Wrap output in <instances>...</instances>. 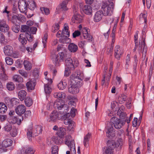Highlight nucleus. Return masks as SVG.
Masks as SVG:
<instances>
[{"label": "nucleus", "instance_id": "obj_1", "mask_svg": "<svg viewBox=\"0 0 154 154\" xmlns=\"http://www.w3.org/2000/svg\"><path fill=\"white\" fill-rule=\"evenodd\" d=\"M125 120H121L116 117L112 118L110 122L107 124L106 128V136L109 138H112L115 136V132L113 128V126L116 129L121 128L125 124Z\"/></svg>", "mask_w": 154, "mask_h": 154}, {"label": "nucleus", "instance_id": "obj_2", "mask_svg": "<svg viewBox=\"0 0 154 154\" xmlns=\"http://www.w3.org/2000/svg\"><path fill=\"white\" fill-rule=\"evenodd\" d=\"M82 79L79 76L73 77L72 75L70 79L71 83L68 88V91L70 93L76 94L79 91V88L82 85Z\"/></svg>", "mask_w": 154, "mask_h": 154}, {"label": "nucleus", "instance_id": "obj_3", "mask_svg": "<svg viewBox=\"0 0 154 154\" xmlns=\"http://www.w3.org/2000/svg\"><path fill=\"white\" fill-rule=\"evenodd\" d=\"M65 64L66 68L65 70V75L68 76L70 73V70H73L77 67L79 62L78 59L75 58H67L65 60Z\"/></svg>", "mask_w": 154, "mask_h": 154}, {"label": "nucleus", "instance_id": "obj_4", "mask_svg": "<svg viewBox=\"0 0 154 154\" xmlns=\"http://www.w3.org/2000/svg\"><path fill=\"white\" fill-rule=\"evenodd\" d=\"M42 127L41 125H36L33 129L32 127L30 126L27 129V136L28 139L31 140L32 136H36L41 133L42 131Z\"/></svg>", "mask_w": 154, "mask_h": 154}, {"label": "nucleus", "instance_id": "obj_5", "mask_svg": "<svg viewBox=\"0 0 154 154\" xmlns=\"http://www.w3.org/2000/svg\"><path fill=\"white\" fill-rule=\"evenodd\" d=\"M113 8V3L111 2L108 4L107 2H103L101 6V9L104 15H111L112 13V9Z\"/></svg>", "mask_w": 154, "mask_h": 154}, {"label": "nucleus", "instance_id": "obj_6", "mask_svg": "<svg viewBox=\"0 0 154 154\" xmlns=\"http://www.w3.org/2000/svg\"><path fill=\"white\" fill-rule=\"evenodd\" d=\"M54 107L55 109L61 110L62 109H64V113L68 111V106L66 104H65L63 100L58 99L55 100L54 103Z\"/></svg>", "mask_w": 154, "mask_h": 154}, {"label": "nucleus", "instance_id": "obj_7", "mask_svg": "<svg viewBox=\"0 0 154 154\" xmlns=\"http://www.w3.org/2000/svg\"><path fill=\"white\" fill-rule=\"evenodd\" d=\"M51 58L54 64L56 66H59L60 63L63 61L65 57V55L63 52H61L56 55L55 54L52 55Z\"/></svg>", "mask_w": 154, "mask_h": 154}, {"label": "nucleus", "instance_id": "obj_8", "mask_svg": "<svg viewBox=\"0 0 154 154\" xmlns=\"http://www.w3.org/2000/svg\"><path fill=\"white\" fill-rule=\"evenodd\" d=\"M26 37L29 41L31 42L33 40L32 38L33 37L29 33H26V35L23 33L21 34L20 35L18 39L20 42L23 45L26 44L27 42V41L25 38Z\"/></svg>", "mask_w": 154, "mask_h": 154}, {"label": "nucleus", "instance_id": "obj_9", "mask_svg": "<svg viewBox=\"0 0 154 154\" xmlns=\"http://www.w3.org/2000/svg\"><path fill=\"white\" fill-rule=\"evenodd\" d=\"M115 57L118 60L119 59L121 55L123 54V49L119 45H116L115 48Z\"/></svg>", "mask_w": 154, "mask_h": 154}, {"label": "nucleus", "instance_id": "obj_10", "mask_svg": "<svg viewBox=\"0 0 154 154\" xmlns=\"http://www.w3.org/2000/svg\"><path fill=\"white\" fill-rule=\"evenodd\" d=\"M9 29V26L5 21L3 20L0 21V31L5 32H8Z\"/></svg>", "mask_w": 154, "mask_h": 154}, {"label": "nucleus", "instance_id": "obj_11", "mask_svg": "<svg viewBox=\"0 0 154 154\" xmlns=\"http://www.w3.org/2000/svg\"><path fill=\"white\" fill-rule=\"evenodd\" d=\"M12 143V140L10 139H6L2 143L0 142V149L3 147H7L11 145Z\"/></svg>", "mask_w": 154, "mask_h": 154}, {"label": "nucleus", "instance_id": "obj_12", "mask_svg": "<svg viewBox=\"0 0 154 154\" xmlns=\"http://www.w3.org/2000/svg\"><path fill=\"white\" fill-rule=\"evenodd\" d=\"M80 11L82 13H84L88 15L91 14L92 11L91 6L88 5H85L82 9L81 8Z\"/></svg>", "mask_w": 154, "mask_h": 154}, {"label": "nucleus", "instance_id": "obj_13", "mask_svg": "<svg viewBox=\"0 0 154 154\" xmlns=\"http://www.w3.org/2000/svg\"><path fill=\"white\" fill-rule=\"evenodd\" d=\"M69 137H70V136L66 137L65 141V144L70 148L71 150H72L73 151L75 150V151L74 142L73 141H70L69 140H68V138H69Z\"/></svg>", "mask_w": 154, "mask_h": 154}, {"label": "nucleus", "instance_id": "obj_14", "mask_svg": "<svg viewBox=\"0 0 154 154\" xmlns=\"http://www.w3.org/2000/svg\"><path fill=\"white\" fill-rule=\"evenodd\" d=\"M4 52L5 55L11 56L13 53V49L10 45H6L4 48Z\"/></svg>", "mask_w": 154, "mask_h": 154}, {"label": "nucleus", "instance_id": "obj_15", "mask_svg": "<svg viewBox=\"0 0 154 154\" xmlns=\"http://www.w3.org/2000/svg\"><path fill=\"white\" fill-rule=\"evenodd\" d=\"M18 8L21 12H26L27 9L26 3L23 1L19 2L18 3Z\"/></svg>", "mask_w": 154, "mask_h": 154}, {"label": "nucleus", "instance_id": "obj_16", "mask_svg": "<svg viewBox=\"0 0 154 154\" xmlns=\"http://www.w3.org/2000/svg\"><path fill=\"white\" fill-rule=\"evenodd\" d=\"M26 110V107L23 105H19L15 109L16 113L20 115L23 114L25 112Z\"/></svg>", "mask_w": 154, "mask_h": 154}, {"label": "nucleus", "instance_id": "obj_17", "mask_svg": "<svg viewBox=\"0 0 154 154\" xmlns=\"http://www.w3.org/2000/svg\"><path fill=\"white\" fill-rule=\"evenodd\" d=\"M103 15L102 11H97L94 15V20L96 22H99L102 19Z\"/></svg>", "mask_w": 154, "mask_h": 154}, {"label": "nucleus", "instance_id": "obj_18", "mask_svg": "<svg viewBox=\"0 0 154 154\" xmlns=\"http://www.w3.org/2000/svg\"><path fill=\"white\" fill-rule=\"evenodd\" d=\"M35 79H31L30 81L26 83V85L27 89L29 90H32L34 89L35 85Z\"/></svg>", "mask_w": 154, "mask_h": 154}, {"label": "nucleus", "instance_id": "obj_19", "mask_svg": "<svg viewBox=\"0 0 154 154\" xmlns=\"http://www.w3.org/2000/svg\"><path fill=\"white\" fill-rule=\"evenodd\" d=\"M59 114L57 111L53 112L50 115V118L48 120V121L51 122V121L54 122L57 119L59 118Z\"/></svg>", "mask_w": 154, "mask_h": 154}, {"label": "nucleus", "instance_id": "obj_20", "mask_svg": "<svg viewBox=\"0 0 154 154\" xmlns=\"http://www.w3.org/2000/svg\"><path fill=\"white\" fill-rule=\"evenodd\" d=\"M139 48H138L139 50H141L143 47V49L142 51V53L143 55H146L147 51V48L146 46L145 45V40H143L142 42H140V41L139 42Z\"/></svg>", "mask_w": 154, "mask_h": 154}, {"label": "nucleus", "instance_id": "obj_21", "mask_svg": "<svg viewBox=\"0 0 154 154\" xmlns=\"http://www.w3.org/2000/svg\"><path fill=\"white\" fill-rule=\"evenodd\" d=\"M68 49L70 52L75 53L78 50V47L77 45L74 43H72L69 45Z\"/></svg>", "mask_w": 154, "mask_h": 154}, {"label": "nucleus", "instance_id": "obj_22", "mask_svg": "<svg viewBox=\"0 0 154 154\" xmlns=\"http://www.w3.org/2000/svg\"><path fill=\"white\" fill-rule=\"evenodd\" d=\"M25 69L26 70H30L32 68V65L31 63L27 60H24L23 62Z\"/></svg>", "mask_w": 154, "mask_h": 154}, {"label": "nucleus", "instance_id": "obj_23", "mask_svg": "<svg viewBox=\"0 0 154 154\" xmlns=\"http://www.w3.org/2000/svg\"><path fill=\"white\" fill-rule=\"evenodd\" d=\"M121 109H122V108H120L117 112V115H119L121 120H125V123L127 119L126 114V113L123 112H122Z\"/></svg>", "mask_w": 154, "mask_h": 154}, {"label": "nucleus", "instance_id": "obj_24", "mask_svg": "<svg viewBox=\"0 0 154 154\" xmlns=\"http://www.w3.org/2000/svg\"><path fill=\"white\" fill-rule=\"evenodd\" d=\"M107 143V147L106 148H109L110 149H112V150L116 146V144L115 142L113 140H109Z\"/></svg>", "mask_w": 154, "mask_h": 154}, {"label": "nucleus", "instance_id": "obj_25", "mask_svg": "<svg viewBox=\"0 0 154 154\" xmlns=\"http://www.w3.org/2000/svg\"><path fill=\"white\" fill-rule=\"evenodd\" d=\"M23 16L21 14H17L14 15L12 16V21L13 23H15V22L14 20H16L17 22V20H20L23 19Z\"/></svg>", "mask_w": 154, "mask_h": 154}, {"label": "nucleus", "instance_id": "obj_26", "mask_svg": "<svg viewBox=\"0 0 154 154\" xmlns=\"http://www.w3.org/2000/svg\"><path fill=\"white\" fill-rule=\"evenodd\" d=\"M26 95V92L23 90H21L19 91L18 93V96L20 100L22 101L25 98Z\"/></svg>", "mask_w": 154, "mask_h": 154}, {"label": "nucleus", "instance_id": "obj_27", "mask_svg": "<svg viewBox=\"0 0 154 154\" xmlns=\"http://www.w3.org/2000/svg\"><path fill=\"white\" fill-rule=\"evenodd\" d=\"M66 134V129L63 128H59L57 134L58 137H63L64 135Z\"/></svg>", "mask_w": 154, "mask_h": 154}, {"label": "nucleus", "instance_id": "obj_28", "mask_svg": "<svg viewBox=\"0 0 154 154\" xmlns=\"http://www.w3.org/2000/svg\"><path fill=\"white\" fill-rule=\"evenodd\" d=\"M13 80L15 82L19 83L23 82V78L20 75H15L13 77Z\"/></svg>", "mask_w": 154, "mask_h": 154}, {"label": "nucleus", "instance_id": "obj_29", "mask_svg": "<svg viewBox=\"0 0 154 154\" xmlns=\"http://www.w3.org/2000/svg\"><path fill=\"white\" fill-rule=\"evenodd\" d=\"M29 8L31 10H34L36 8V5L35 2L31 0L28 3Z\"/></svg>", "mask_w": 154, "mask_h": 154}, {"label": "nucleus", "instance_id": "obj_30", "mask_svg": "<svg viewBox=\"0 0 154 154\" xmlns=\"http://www.w3.org/2000/svg\"><path fill=\"white\" fill-rule=\"evenodd\" d=\"M7 110V107L3 103H0V113L2 114L5 113Z\"/></svg>", "mask_w": 154, "mask_h": 154}, {"label": "nucleus", "instance_id": "obj_31", "mask_svg": "<svg viewBox=\"0 0 154 154\" xmlns=\"http://www.w3.org/2000/svg\"><path fill=\"white\" fill-rule=\"evenodd\" d=\"M54 96L55 98L58 99L64 98L65 97V94L63 92H56L54 93Z\"/></svg>", "mask_w": 154, "mask_h": 154}, {"label": "nucleus", "instance_id": "obj_32", "mask_svg": "<svg viewBox=\"0 0 154 154\" xmlns=\"http://www.w3.org/2000/svg\"><path fill=\"white\" fill-rule=\"evenodd\" d=\"M15 85L12 82H9L7 84L6 87L8 90L10 91H12L15 88Z\"/></svg>", "mask_w": 154, "mask_h": 154}, {"label": "nucleus", "instance_id": "obj_33", "mask_svg": "<svg viewBox=\"0 0 154 154\" xmlns=\"http://www.w3.org/2000/svg\"><path fill=\"white\" fill-rule=\"evenodd\" d=\"M44 90L46 94H49L52 91V89L50 85H49L48 84L45 85Z\"/></svg>", "mask_w": 154, "mask_h": 154}, {"label": "nucleus", "instance_id": "obj_34", "mask_svg": "<svg viewBox=\"0 0 154 154\" xmlns=\"http://www.w3.org/2000/svg\"><path fill=\"white\" fill-rule=\"evenodd\" d=\"M67 86V83L65 81H61L57 85V86L60 89L63 90Z\"/></svg>", "mask_w": 154, "mask_h": 154}, {"label": "nucleus", "instance_id": "obj_35", "mask_svg": "<svg viewBox=\"0 0 154 154\" xmlns=\"http://www.w3.org/2000/svg\"><path fill=\"white\" fill-rule=\"evenodd\" d=\"M17 118L15 116H11L9 118L8 122L12 124L16 123L17 122Z\"/></svg>", "mask_w": 154, "mask_h": 154}, {"label": "nucleus", "instance_id": "obj_36", "mask_svg": "<svg viewBox=\"0 0 154 154\" xmlns=\"http://www.w3.org/2000/svg\"><path fill=\"white\" fill-rule=\"evenodd\" d=\"M29 26L26 25H23L21 26L20 31L21 32H26V33H29Z\"/></svg>", "mask_w": 154, "mask_h": 154}, {"label": "nucleus", "instance_id": "obj_37", "mask_svg": "<svg viewBox=\"0 0 154 154\" xmlns=\"http://www.w3.org/2000/svg\"><path fill=\"white\" fill-rule=\"evenodd\" d=\"M35 150L31 146H28L26 147L25 150V154H34Z\"/></svg>", "mask_w": 154, "mask_h": 154}, {"label": "nucleus", "instance_id": "obj_38", "mask_svg": "<svg viewBox=\"0 0 154 154\" xmlns=\"http://www.w3.org/2000/svg\"><path fill=\"white\" fill-rule=\"evenodd\" d=\"M127 98V97L124 94H122L118 98L119 102L120 104H122L124 103Z\"/></svg>", "mask_w": 154, "mask_h": 154}, {"label": "nucleus", "instance_id": "obj_39", "mask_svg": "<svg viewBox=\"0 0 154 154\" xmlns=\"http://www.w3.org/2000/svg\"><path fill=\"white\" fill-rule=\"evenodd\" d=\"M25 103L26 106L29 107L32 105V101L29 97H27L25 99Z\"/></svg>", "mask_w": 154, "mask_h": 154}, {"label": "nucleus", "instance_id": "obj_40", "mask_svg": "<svg viewBox=\"0 0 154 154\" xmlns=\"http://www.w3.org/2000/svg\"><path fill=\"white\" fill-rule=\"evenodd\" d=\"M90 137L91 134L89 133H88L84 137L83 143L85 146H86V144L88 143L89 141Z\"/></svg>", "mask_w": 154, "mask_h": 154}, {"label": "nucleus", "instance_id": "obj_41", "mask_svg": "<svg viewBox=\"0 0 154 154\" xmlns=\"http://www.w3.org/2000/svg\"><path fill=\"white\" fill-rule=\"evenodd\" d=\"M67 2V1H63L60 4V8L63 11H66L67 10V8L66 7V5Z\"/></svg>", "mask_w": 154, "mask_h": 154}, {"label": "nucleus", "instance_id": "obj_42", "mask_svg": "<svg viewBox=\"0 0 154 154\" xmlns=\"http://www.w3.org/2000/svg\"><path fill=\"white\" fill-rule=\"evenodd\" d=\"M67 37H63L61 38H60L59 41L60 42L63 43H68L71 42V40L67 38Z\"/></svg>", "mask_w": 154, "mask_h": 154}, {"label": "nucleus", "instance_id": "obj_43", "mask_svg": "<svg viewBox=\"0 0 154 154\" xmlns=\"http://www.w3.org/2000/svg\"><path fill=\"white\" fill-rule=\"evenodd\" d=\"M14 24V25L12 27V30L13 32L16 33H18L20 29V26Z\"/></svg>", "mask_w": 154, "mask_h": 154}, {"label": "nucleus", "instance_id": "obj_44", "mask_svg": "<svg viewBox=\"0 0 154 154\" xmlns=\"http://www.w3.org/2000/svg\"><path fill=\"white\" fill-rule=\"evenodd\" d=\"M51 153L52 154H58V147L57 146H54L51 148Z\"/></svg>", "mask_w": 154, "mask_h": 154}, {"label": "nucleus", "instance_id": "obj_45", "mask_svg": "<svg viewBox=\"0 0 154 154\" xmlns=\"http://www.w3.org/2000/svg\"><path fill=\"white\" fill-rule=\"evenodd\" d=\"M39 69L35 68L33 70L32 74L34 78H37L39 76Z\"/></svg>", "mask_w": 154, "mask_h": 154}, {"label": "nucleus", "instance_id": "obj_46", "mask_svg": "<svg viewBox=\"0 0 154 154\" xmlns=\"http://www.w3.org/2000/svg\"><path fill=\"white\" fill-rule=\"evenodd\" d=\"M40 10L45 15H48L50 13L49 10L48 8L42 7L40 8Z\"/></svg>", "mask_w": 154, "mask_h": 154}, {"label": "nucleus", "instance_id": "obj_47", "mask_svg": "<svg viewBox=\"0 0 154 154\" xmlns=\"http://www.w3.org/2000/svg\"><path fill=\"white\" fill-rule=\"evenodd\" d=\"M63 137H56L54 139V142L56 144H58L62 143L63 141Z\"/></svg>", "mask_w": 154, "mask_h": 154}, {"label": "nucleus", "instance_id": "obj_48", "mask_svg": "<svg viewBox=\"0 0 154 154\" xmlns=\"http://www.w3.org/2000/svg\"><path fill=\"white\" fill-rule=\"evenodd\" d=\"M19 73L25 78H27L28 76V73L22 69H20L18 71Z\"/></svg>", "mask_w": 154, "mask_h": 154}, {"label": "nucleus", "instance_id": "obj_49", "mask_svg": "<svg viewBox=\"0 0 154 154\" xmlns=\"http://www.w3.org/2000/svg\"><path fill=\"white\" fill-rule=\"evenodd\" d=\"M5 60L6 63L9 65H11L13 63V60L10 57H6L5 58Z\"/></svg>", "mask_w": 154, "mask_h": 154}, {"label": "nucleus", "instance_id": "obj_50", "mask_svg": "<svg viewBox=\"0 0 154 154\" xmlns=\"http://www.w3.org/2000/svg\"><path fill=\"white\" fill-rule=\"evenodd\" d=\"M12 128V125L9 123L6 124L4 128V130L7 131H10Z\"/></svg>", "mask_w": 154, "mask_h": 154}, {"label": "nucleus", "instance_id": "obj_51", "mask_svg": "<svg viewBox=\"0 0 154 154\" xmlns=\"http://www.w3.org/2000/svg\"><path fill=\"white\" fill-rule=\"evenodd\" d=\"M37 30L36 28L34 27H32L29 28V33L35 34V33L36 31Z\"/></svg>", "mask_w": 154, "mask_h": 154}, {"label": "nucleus", "instance_id": "obj_52", "mask_svg": "<svg viewBox=\"0 0 154 154\" xmlns=\"http://www.w3.org/2000/svg\"><path fill=\"white\" fill-rule=\"evenodd\" d=\"M83 37H84V38L87 39L88 38V40H91V41H92V39L93 38V37L91 35H89L88 34V33H83Z\"/></svg>", "mask_w": 154, "mask_h": 154}, {"label": "nucleus", "instance_id": "obj_53", "mask_svg": "<svg viewBox=\"0 0 154 154\" xmlns=\"http://www.w3.org/2000/svg\"><path fill=\"white\" fill-rule=\"evenodd\" d=\"M11 134L13 137H15L17 134V129L15 128H12Z\"/></svg>", "mask_w": 154, "mask_h": 154}, {"label": "nucleus", "instance_id": "obj_54", "mask_svg": "<svg viewBox=\"0 0 154 154\" xmlns=\"http://www.w3.org/2000/svg\"><path fill=\"white\" fill-rule=\"evenodd\" d=\"M47 38L48 35L47 34L45 33L44 34V37L42 39V43L44 45V47H45Z\"/></svg>", "mask_w": 154, "mask_h": 154}, {"label": "nucleus", "instance_id": "obj_55", "mask_svg": "<svg viewBox=\"0 0 154 154\" xmlns=\"http://www.w3.org/2000/svg\"><path fill=\"white\" fill-rule=\"evenodd\" d=\"M123 140L122 138L119 139L117 142L116 145H117L118 146H121L123 144Z\"/></svg>", "mask_w": 154, "mask_h": 154}, {"label": "nucleus", "instance_id": "obj_56", "mask_svg": "<svg viewBox=\"0 0 154 154\" xmlns=\"http://www.w3.org/2000/svg\"><path fill=\"white\" fill-rule=\"evenodd\" d=\"M81 34L80 32L78 30L75 31L72 34L73 37L75 38L76 37L79 36Z\"/></svg>", "mask_w": 154, "mask_h": 154}, {"label": "nucleus", "instance_id": "obj_57", "mask_svg": "<svg viewBox=\"0 0 154 154\" xmlns=\"http://www.w3.org/2000/svg\"><path fill=\"white\" fill-rule=\"evenodd\" d=\"M104 154H113V151L112 149L109 148H106L104 152Z\"/></svg>", "mask_w": 154, "mask_h": 154}, {"label": "nucleus", "instance_id": "obj_58", "mask_svg": "<svg viewBox=\"0 0 154 154\" xmlns=\"http://www.w3.org/2000/svg\"><path fill=\"white\" fill-rule=\"evenodd\" d=\"M74 17L75 20H78L79 22L81 21L82 17L79 14L76 15H74Z\"/></svg>", "mask_w": 154, "mask_h": 154}, {"label": "nucleus", "instance_id": "obj_59", "mask_svg": "<svg viewBox=\"0 0 154 154\" xmlns=\"http://www.w3.org/2000/svg\"><path fill=\"white\" fill-rule=\"evenodd\" d=\"M0 79L4 81H5L8 79V76L5 73H3L1 75Z\"/></svg>", "mask_w": 154, "mask_h": 154}, {"label": "nucleus", "instance_id": "obj_60", "mask_svg": "<svg viewBox=\"0 0 154 154\" xmlns=\"http://www.w3.org/2000/svg\"><path fill=\"white\" fill-rule=\"evenodd\" d=\"M138 31H137L136 32L135 35L134 36V41L135 44H138Z\"/></svg>", "mask_w": 154, "mask_h": 154}, {"label": "nucleus", "instance_id": "obj_61", "mask_svg": "<svg viewBox=\"0 0 154 154\" xmlns=\"http://www.w3.org/2000/svg\"><path fill=\"white\" fill-rule=\"evenodd\" d=\"M75 123L73 121H72L68 125V129L69 130H70L74 126Z\"/></svg>", "mask_w": 154, "mask_h": 154}, {"label": "nucleus", "instance_id": "obj_62", "mask_svg": "<svg viewBox=\"0 0 154 154\" xmlns=\"http://www.w3.org/2000/svg\"><path fill=\"white\" fill-rule=\"evenodd\" d=\"M17 100H18V99L13 98L11 100L10 102L13 105H14L16 104Z\"/></svg>", "mask_w": 154, "mask_h": 154}, {"label": "nucleus", "instance_id": "obj_63", "mask_svg": "<svg viewBox=\"0 0 154 154\" xmlns=\"http://www.w3.org/2000/svg\"><path fill=\"white\" fill-rule=\"evenodd\" d=\"M76 110L74 108H72L71 110V115L72 117H74L75 116V112Z\"/></svg>", "mask_w": 154, "mask_h": 154}, {"label": "nucleus", "instance_id": "obj_64", "mask_svg": "<svg viewBox=\"0 0 154 154\" xmlns=\"http://www.w3.org/2000/svg\"><path fill=\"white\" fill-rule=\"evenodd\" d=\"M72 121L70 119L66 118L64 120V123L66 125H68Z\"/></svg>", "mask_w": 154, "mask_h": 154}]
</instances>
